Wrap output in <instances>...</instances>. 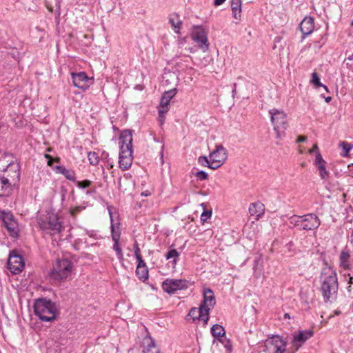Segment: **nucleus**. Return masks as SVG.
I'll return each instance as SVG.
<instances>
[{
  "instance_id": "nucleus-1",
  "label": "nucleus",
  "mask_w": 353,
  "mask_h": 353,
  "mask_svg": "<svg viewBox=\"0 0 353 353\" xmlns=\"http://www.w3.org/2000/svg\"><path fill=\"white\" fill-rule=\"evenodd\" d=\"M321 273V291L325 302H332L336 300L339 290L336 272L325 263Z\"/></svg>"
},
{
  "instance_id": "nucleus-2",
  "label": "nucleus",
  "mask_w": 353,
  "mask_h": 353,
  "mask_svg": "<svg viewBox=\"0 0 353 353\" xmlns=\"http://www.w3.org/2000/svg\"><path fill=\"white\" fill-rule=\"evenodd\" d=\"M119 167L122 170H128L132 163V134L130 130L122 131L119 136Z\"/></svg>"
},
{
  "instance_id": "nucleus-3",
  "label": "nucleus",
  "mask_w": 353,
  "mask_h": 353,
  "mask_svg": "<svg viewBox=\"0 0 353 353\" xmlns=\"http://www.w3.org/2000/svg\"><path fill=\"white\" fill-rule=\"evenodd\" d=\"M34 312L42 321H52L57 317L58 310L54 303L46 299H38L34 304Z\"/></svg>"
},
{
  "instance_id": "nucleus-4",
  "label": "nucleus",
  "mask_w": 353,
  "mask_h": 353,
  "mask_svg": "<svg viewBox=\"0 0 353 353\" xmlns=\"http://www.w3.org/2000/svg\"><path fill=\"white\" fill-rule=\"evenodd\" d=\"M37 223L41 230L50 235L59 234L63 228L57 215L54 213L39 215Z\"/></svg>"
},
{
  "instance_id": "nucleus-5",
  "label": "nucleus",
  "mask_w": 353,
  "mask_h": 353,
  "mask_svg": "<svg viewBox=\"0 0 353 353\" xmlns=\"http://www.w3.org/2000/svg\"><path fill=\"white\" fill-rule=\"evenodd\" d=\"M269 114L276 132V137L281 140L285 136V130L289 126L287 114L283 111L276 108L270 110Z\"/></svg>"
},
{
  "instance_id": "nucleus-6",
  "label": "nucleus",
  "mask_w": 353,
  "mask_h": 353,
  "mask_svg": "<svg viewBox=\"0 0 353 353\" xmlns=\"http://www.w3.org/2000/svg\"><path fill=\"white\" fill-rule=\"evenodd\" d=\"M74 270L72 262L68 259H58L53 265L50 276L54 280L65 281L69 277Z\"/></svg>"
},
{
  "instance_id": "nucleus-7",
  "label": "nucleus",
  "mask_w": 353,
  "mask_h": 353,
  "mask_svg": "<svg viewBox=\"0 0 353 353\" xmlns=\"http://www.w3.org/2000/svg\"><path fill=\"white\" fill-rule=\"evenodd\" d=\"M0 171L3 172L1 177L3 179L4 185L9 186L10 190H12V187L15 186L20 179V165L18 163L11 162L1 167Z\"/></svg>"
},
{
  "instance_id": "nucleus-8",
  "label": "nucleus",
  "mask_w": 353,
  "mask_h": 353,
  "mask_svg": "<svg viewBox=\"0 0 353 353\" xmlns=\"http://www.w3.org/2000/svg\"><path fill=\"white\" fill-rule=\"evenodd\" d=\"M287 342L280 336L275 335L265 341L264 352L266 353H285Z\"/></svg>"
},
{
  "instance_id": "nucleus-9",
  "label": "nucleus",
  "mask_w": 353,
  "mask_h": 353,
  "mask_svg": "<svg viewBox=\"0 0 353 353\" xmlns=\"http://www.w3.org/2000/svg\"><path fill=\"white\" fill-rule=\"evenodd\" d=\"M210 168L216 170L220 168L228 158L227 150L222 145H216V148L210 153Z\"/></svg>"
},
{
  "instance_id": "nucleus-10",
  "label": "nucleus",
  "mask_w": 353,
  "mask_h": 353,
  "mask_svg": "<svg viewBox=\"0 0 353 353\" xmlns=\"http://www.w3.org/2000/svg\"><path fill=\"white\" fill-rule=\"evenodd\" d=\"M188 288V281L183 279H167L162 283V288L164 292L172 294L179 290H183Z\"/></svg>"
},
{
  "instance_id": "nucleus-11",
  "label": "nucleus",
  "mask_w": 353,
  "mask_h": 353,
  "mask_svg": "<svg viewBox=\"0 0 353 353\" xmlns=\"http://www.w3.org/2000/svg\"><path fill=\"white\" fill-rule=\"evenodd\" d=\"M314 335L312 330H299L293 334L292 345L294 349L292 353H295L299 349Z\"/></svg>"
},
{
  "instance_id": "nucleus-12",
  "label": "nucleus",
  "mask_w": 353,
  "mask_h": 353,
  "mask_svg": "<svg viewBox=\"0 0 353 353\" xmlns=\"http://www.w3.org/2000/svg\"><path fill=\"white\" fill-rule=\"evenodd\" d=\"M192 38L203 52H206L209 49L207 33L203 28L194 26L192 33Z\"/></svg>"
},
{
  "instance_id": "nucleus-13",
  "label": "nucleus",
  "mask_w": 353,
  "mask_h": 353,
  "mask_svg": "<svg viewBox=\"0 0 353 353\" xmlns=\"http://www.w3.org/2000/svg\"><path fill=\"white\" fill-rule=\"evenodd\" d=\"M216 304L215 297L213 291L210 289L203 290V301L201 303V308L205 310V325L208 323L210 316V311Z\"/></svg>"
},
{
  "instance_id": "nucleus-14",
  "label": "nucleus",
  "mask_w": 353,
  "mask_h": 353,
  "mask_svg": "<svg viewBox=\"0 0 353 353\" xmlns=\"http://www.w3.org/2000/svg\"><path fill=\"white\" fill-rule=\"evenodd\" d=\"M321 225V220L319 218L313 213L303 215L302 226L299 230H316Z\"/></svg>"
},
{
  "instance_id": "nucleus-15",
  "label": "nucleus",
  "mask_w": 353,
  "mask_h": 353,
  "mask_svg": "<svg viewBox=\"0 0 353 353\" xmlns=\"http://www.w3.org/2000/svg\"><path fill=\"white\" fill-rule=\"evenodd\" d=\"M1 220L3 223L5 228L10 232L12 236H17L18 235V225L17 223L14 219L12 214L10 212H2L1 214Z\"/></svg>"
},
{
  "instance_id": "nucleus-16",
  "label": "nucleus",
  "mask_w": 353,
  "mask_h": 353,
  "mask_svg": "<svg viewBox=\"0 0 353 353\" xmlns=\"http://www.w3.org/2000/svg\"><path fill=\"white\" fill-rule=\"evenodd\" d=\"M72 79L73 85L83 90L88 89L90 84L92 83V80L83 72L72 73Z\"/></svg>"
},
{
  "instance_id": "nucleus-17",
  "label": "nucleus",
  "mask_w": 353,
  "mask_h": 353,
  "mask_svg": "<svg viewBox=\"0 0 353 353\" xmlns=\"http://www.w3.org/2000/svg\"><path fill=\"white\" fill-rule=\"evenodd\" d=\"M23 267L24 262L21 256L12 254H10L8 261V268L12 273L14 274L20 273Z\"/></svg>"
},
{
  "instance_id": "nucleus-18",
  "label": "nucleus",
  "mask_w": 353,
  "mask_h": 353,
  "mask_svg": "<svg viewBox=\"0 0 353 353\" xmlns=\"http://www.w3.org/2000/svg\"><path fill=\"white\" fill-rule=\"evenodd\" d=\"M300 30L305 36L310 34L314 30V19L311 17H305L300 23Z\"/></svg>"
},
{
  "instance_id": "nucleus-19",
  "label": "nucleus",
  "mask_w": 353,
  "mask_h": 353,
  "mask_svg": "<svg viewBox=\"0 0 353 353\" xmlns=\"http://www.w3.org/2000/svg\"><path fill=\"white\" fill-rule=\"evenodd\" d=\"M264 212V205L259 201L252 203L249 207V213L251 216H255L256 220L259 219V218L263 214Z\"/></svg>"
},
{
  "instance_id": "nucleus-20",
  "label": "nucleus",
  "mask_w": 353,
  "mask_h": 353,
  "mask_svg": "<svg viewBox=\"0 0 353 353\" xmlns=\"http://www.w3.org/2000/svg\"><path fill=\"white\" fill-rule=\"evenodd\" d=\"M188 316L194 321L196 319L201 320L205 323V310L201 308L200 305L199 308L192 307L188 313Z\"/></svg>"
},
{
  "instance_id": "nucleus-21",
  "label": "nucleus",
  "mask_w": 353,
  "mask_h": 353,
  "mask_svg": "<svg viewBox=\"0 0 353 353\" xmlns=\"http://www.w3.org/2000/svg\"><path fill=\"white\" fill-rule=\"evenodd\" d=\"M57 172L63 174L68 180L75 181V173L72 170L67 169L62 165H57L54 168Z\"/></svg>"
},
{
  "instance_id": "nucleus-22",
  "label": "nucleus",
  "mask_w": 353,
  "mask_h": 353,
  "mask_svg": "<svg viewBox=\"0 0 353 353\" xmlns=\"http://www.w3.org/2000/svg\"><path fill=\"white\" fill-rule=\"evenodd\" d=\"M169 22L171 24L174 31L178 34L180 33L182 26V21L179 19V15L177 13H173L170 16Z\"/></svg>"
},
{
  "instance_id": "nucleus-23",
  "label": "nucleus",
  "mask_w": 353,
  "mask_h": 353,
  "mask_svg": "<svg viewBox=\"0 0 353 353\" xmlns=\"http://www.w3.org/2000/svg\"><path fill=\"white\" fill-rule=\"evenodd\" d=\"M211 334L215 339L222 342L221 338L225 334V330L222 325L214 324L211 327Z\"/></svg>"
},
{
  "instance_id": "nucleus-24",
  "label": "nucleus",
  "mask_w": 353,
  "mask_h": 353,
  "mask_svg": "<svg viewBox=\"0 0 353 353\" xmlns=\"http://www.w3.org/2000/svg\"><path fill=\"white\" fill-rule=\"evenodd\" d=\"M144 344L146 345L143 350L144 353H160V350L155 345L154 341L150 337L145 339Z\"/></svg>"
},
{
  "instance_id": "nucleus-25",
  "label": "nucleus",
  "mask_w": 353,
  "mask_h": 353,
  "mask_svg": "<svg viewBox=\"0 0 353 353\" xmlns=\"http://www.w3.org/2000/svg\"><path fill=\"white\" fill-rule=\"evenodd\" d=\"M109 214L111 220V236L113 241H116L117 240H119L121 237V232L119 230V227L118 226L116 228V224L113 222L112 219V213L110 210H109ZM119 223H118V225Z\"/></svg>"
},
{
  "instance_id": "nucleus-26",
  "label": "nucleus",
  "mask_w": 353,
  "mask_h": 353,
  "mask_svg": "<svg viewBox=\"0 0 353 353\" xmlns=\"http://www.w3.org/2000/svg\"><path fill=\"white\" fill-rule=\"evenodd\" d=\"M350 254L347 250H343L339 256L340 266L344 269H349L350 268Z\"/></svg>"
},
{
  "instance_id": "nucleus-27",
  "label": "nucleus",
  "mask_w": 353,
  "mask_h": 353,
  "mask_svg": "<svg viewBox=\"0 0 353 353\" xmlns=\"http://www.w3.org/2000/svg\"><path fill=\"white\" fill-rule=\"evenodd\" d=\"M231 7L233 17L236 19H239L241 17V0H232Z\"/></svg>"
},
{
  "instance_id": "nucleus-28",
  "label": "nucleus",
  "mask_w": 353,
  "mask_h": 353,
  "mask_svg": "<svg viewBox=\"0 0 353 353\" xmlns=\"http://www.w3.org/2000/svg\"><path fill=\"white\" fill-rule=\"evenodd\" d=\"M289 227L290 228H294L295 227H299V229L302 226L303 222V216L298 215H292L289 217Z\"/></svg>"
},
{
  "instance_id": "nucleus-29",
  "label": "nucleus",
  "mask_w": 353,
  "mask_h": 353,
  "mask_svg": "<svg viewBox=\"0 0 353 353\" xmlns=\"http://www.w3.org/2000/svg\"><path fill=\"white\" fill-rule=\"evenodd\" d=\"M136 274L139 278V279H141L143 281H145L148 279V270L147 267H137L136 269Z\"/></svg>"
},
{
  "instance_id": "nucleus-30",
  "label": "nucleus",
  "mask_w": 353,
  "mask_h": 353,
  "mask_svg": "<svg viewBox=\"0 0 353 353\" xmlns=\"http://www.w3.org/2000/svg\"><path fill=\"white\" fill-rule=\"evenodd\" d=\"M179 256V253L176 249L170 250L165 254V258L167 260L173 259L174 265L176 264Z\"/></svg>"
},
{
  "instance_id": "nucleus-31",
  "label": "nucleus",
  "mask_w": 353,
  "mask_h": 353,
  "mask_svg": "<svg viewBox=\"0 0 353 353\" xmlns=\"http://www.w3.org/2000/svg\"><path fill=\"white\" fill-rule=\"evenodd\" d=\"M325 164L326 163H323V164L316 165L319 172L320 177L321 178V179H323V180L327 179L330 176V172L326 170Z\"/></svg>"
},
{
  "instance_id": "nucleus-32",
  "label": "nucleus",
  "mask_w": 353,
  "mask_h": 353,
  "mask_svg": "<svg viewBox=\"0 0 353 353\" xmlns=\"http://www.w3.org/2000/svg\"><path fill=\"white\" fill-rule=\"evenodd\" d=\"M170 101L161 97V102L159 106V112L161 113H167L169 110Z\"/></svg>"
},
{
  "instance_id": "nucleus-33",
  "label": "nucleus",
  "mask_w": 353,
  "mask_h": 353,
  "mask_svg": "<svg viewBox=\"0 0 353 353\" xmlns=\"http://www.w3.org/2000/svg\"><path fill=\"white\" fill-rule=\"evenodd\" d=\"M119 240H117L116 241H114L112 249L115 251L118 259L119 261H123L124 259L122 249L119 244Z\"/></svg>"
},
{
  "instance_id": "nucleus-34",
  "label": "nucleus",
  "mask_w": 353,
  "mask_h": 353,
  "mask_svg": "<svg viewBox=\"0 0 353 353\" xmlns=\"http://www.w3.org/2000/svg\"><path fill=\"white\" fill-rule=\"evenodd\" d=\"M89 162L92 165H96L99 162V157L95 152H89L88 153Z\"/></svg>"
},
{
  "instance_id": "nucleus-35",
  "label": "nucleus",
  "mask_w": 353,
  "mask_h": 353,
  "mask_svg": "<svg viewBox=\"0 0 353 353\" xmlns=\"http://www.w3.org/2000/svg\"><path fill=\"white\" fill-rule=\"evenodd\" d=\"M311 82L319 87H323L327 92H328V88L326 85L322 84L320 81V79L316 72H313L312 74V79Z\"/></svg>"
},
{
  "instance_id": "nucleus-36",
  "label": "nucleus",
  "mask_w": 353,
  "mask_h": 353,
  "mask_svg": "<svg viewBox=\"0 0 353 353\" xmlns=\"http://www.w3.org/2000/svg\"><path fill=\"white\" fill-rule=\"evenodd\" d=\"M177 93V89L176 88H172L168 91L164 92L162 97L170 101V100L176 95Z\"/></svg>"
},
{
  "instance_id": "nucleus-37",
  "label": "nucleus",
  "mask_w": 353,
  "mask_h": 353,
  "mask_svg": "<svg viewBox=\"0 0 353 353\" xmlns=\"http://www.w3.org/2000/svg\"><path fill=\"white\" fill-rule=\"evenodd\" d=\"M341 147L342 148L344 154H343V156L345 157L347 155L348 152L353 148V145L351 143H349L345 141H342L340 143Z\"/></svg>"
},
{
  "instance_id": "nucleus-38",
  "label": "nucleus",
  "mask_w": 353,
  "mask_h": 353,
  "mask_svg": "<svg viewBox=\"0 0 353 353\" xmlns=\"http://www.w3.org/2000/svg\"><path fill=\"white\" fill-rule=\"evenodd\" d=\"M199 163L203 166H207L210 168L211 159H209L206 157H200L199 158Z\"/></svg>"
},
{
  "instance_id": "nucleus-39",
  "label": "nucleus",
  "mask_w": 353,
  "mask_h": 353,
  "mask_svg": "<svg viewBox=\"0 0 353 353\" xmlns=\"http://www.w3.org/2000/svg\"><path fill=\"white\" fill-rule=\"evenodd\" d=\"M195 176L196 178L201 181L206 180L208 178V174L207 172L203 170L198 171L195 173Z\"/></svg>"
},
{
  "instance_id": "nucleus-40",
  "label": "nucleus",
  "mask_w": 353,
  "mask_h": 353,
  "mask_svg": "<svg viewBox=\"0 0 353 353\" xmlns=\"http://www.w3.org/2000/svg\"><path fill=\"white\" fill-rule=\"evenodd\" d=\"M323 163H326V162L323 159L321 153L319 151H317L316 152V158H315L314 165H321V164H323Z\"/></svg>"
},
{
  "instance_id": "nucleus-41",
  "label": "nucleus",
  "mask_w": 353,
  "mask_h": 353,
  "mask_svg": "<svg viewBox=\"0 0 353 353\" xmlns=\"http://www.w3.org/2000/svg\"><path fill=\"white\" fill-rule=\"evenodd\" d=\"M212 216V212L205 210L201 215V221L202 222H205L208 219H210Z\"/></svg>"
},
{
  "instance_id": "nucleus-42",
  "label": "nucleus",
  "mask_w": 353,
  "mask_h": 353,
  "mask_svg": "<svg viewBox=\"0 0 353 353\" xmlns=\"http://www.w3.org/2000/svg\"><path fill=\"white\" fill-rule=\"evenodd\" d=\"M91 181H89V180H84V181H78L77 182V185L79 188H88L91 185Z\"/></svg>"
},
{
  "instance_id": "nucleus-43",
  "label": "nucleus",
  "mask_w": 353,
  "mask_h": 353,
  "mask_svg": "<svg viewBox=\"0 0 353 353\" xmlns=\"http://www.w3.org/2000/svg\"><path fill=\"white\" fill-rule=\"evenodd\" d=\"M221 343L224 344V347L227 349L228 351L230 352L232 350V344L230 340H227L225 342L222 341Z\"/></svg>"
},
{
  "instance_id": "nucleus-44",
  "label": "nucleus",
  "mask_w": 353,
  "mask_h": 353,
  "mask_svg": "<svg viewBox=\"0 0 353 353\" xmlns=\"http://www.w3.org/2000/svg\"><path fill=\"white\" fill-rule=\"evenodd\" d=\"M44 157L48 159V166H52V163L54 162V160H53V158L51 155L48 154H44Z\"/></svg>"
},
{
  "instance_id": "nucleus-45",
  "label": "nucleus",
  "mask_w": 353,
  "mask_h": 353,
  "mask_svg": "<svg viewBox=\"0 0 353 353\" xmlns=\"http://www.w3.org/2000/svg\"><path fill=\"white\" fill-rule=\"evenodd\" d=\"M61 0H56V13L58 17L60 15Z\"/></svg>"
},
{
  "instance_id": "nucleus-46",
  "label": "nucleus",
  "mask_w": 353,
  "mask_h": 353,
  "mask_svg": "<svg viewBox=\"0 0 353 353\" xmlns=\"http://www.w3.org/2000/svg\"><path fill=\"white\" fill-rule=\"evenodd\" d=\"M137 261H138L137 267H139V268L147 267L145 261L142 259V256L137 258Z\"/></svg>"
},
{
  "instance_id": "nucleus-47",
  "label": "nucleus",
  "mask_w": 353,
  "mask_h": 353,
  "mask_svg": "<svg viewBox=\"0 0 353 353\" xmlns=\"http://www.w3.org/2000/svg\"><path fill=\"white\" fill-rule=\"evenodd\" d=\"M165 113H161L160 112H159V121L161 125H163L165 122Z\"/></svg>"
},
{
  "instance_id": "nucleus-48",
  "label": "nucleus",
  "mask_w": 353,
  "mask_h": 353,
  "mask_svg": "<svg viewBox=\"0 0 353 353\" xmlns=\"http://www.w3.org/2000/svg\"><path fill=\"white\" fill-rule=\"evenodd\" d=\"M134 254H135L136 259L141 256V253H140V249H139L137 243H136L134 245Z\"/></svg>"
},
{
  "instance_id": "nucleus-49",
  "label": "nucleus",
  "mask_w": 353,
  "mask_h": 353,
  "mask_svg": "<svg viewBox=\"0 0 353 353\" xmlns=\"http://www.w3.org/2000/svg\"><path fill=\"white\" fill-rule=\"evenodd\" d=\"M81 210V207H76L74 208H73L72 210H71V214L72 215H74L76 213L80 212Z\"/></svg>"
},
{
  "instance_id": "nucleus-50",
  "label": "nucleus",
  "mask_w": 353,
  "mask_h": 353,
  "mask_svg": "<svg viewBox=\"0 0 353 353\" xmlns=\"http://www.w3.org/2000/svg\"><path fill=\"white\" fill-rule=\"evenodd\" d=\"M307 140V137H305V136H299L298 138H297V140H296V142L298 143H300V142H304Z\"/></svg>"
},
{
  "instance_id": "nucleus-51",
  "label": "nucleus",
  "mask_w": 353,
  "mask_h": 353,
  "mask_svg": "<svg viewBox=\"0 0 353 353\" xmlns=\"http://www.w3.org/2000/svg\"><path fill=\"white\" fill-rule=\"evenodd\" d=\"M225 1V0H214V4L216 6H221V4H223Z\"/></svg>"
},
{
  "instance_id": "nucleus-52",
  "label": "nucleus",
  "mask_w": 353,
  "mask_h": 353,
  "mask_svg": "<svg viewBox=\"0 0 353 353\" xmlns=\"http://www.w3.org/2000/svg\"><path fill=\"white\" fill-rule=\"evenodd\" d=\"M314 151L317 152L318 150V145L316 144H314L313 148L309 150V152L310 154L313 153Z\"/></svg>"
},
{
  "instance_id": "nucleus-53",
  "label": "nucleus",
  "mask_w": 353,
  "mask_h": 353,
  "mask_svg": "<svg viewBox=\"0 0 353 353\" xmlns=\"http://www.w3.org/2000/svg\"><path fill=\"white\" fill-rule=\"evenodd\" d=\"M151 195V192L150 190H145L141 193V196H148Z\"/></svg>"
},
{
  "instance_id": "nucleus-54",
  "label": "nucleus",
  "mask_w": 353,
  "mask_h": 353,
  "mask_svg": "<svg viewBox=\"0 0 353 353\" xmlns=\"http://www.w3.org/2000/svg\"><path fill=\"white\" fill-rule=\"evenodd\" d=\"M46 6L49 12H52L53 11V8L51 6L48 5L47 3H46Z\"/></svg>"
},
{
  "instance_id": "nucleus-55",
  "label": "nucleus",
  "mask_w": 353,
  "mask_h": 353,
  "mask_svg": "<svg viewBox=\"0 0 353 353\" xmlns=\"http://www.w3.org/2000/svg\"><path fill=\"white\" fill-rule=\"evenodd\" d=\"M163 148H164V145L162 146V150L161 152V159L162 163H163Z\"/></svg>"
},
{
  "instance_id": "nucleus-56",
  "label": "nucleus",
  "mask_w": 353,
  "mask_h": 353,
  "mask_svg": "<svg viewBox=\"0 0 353 353\" xmlns=\"http://www.w3.org/2000/svg\"><path fill=\"white\" fill-rule=\"evenodd\" d=\"M348 276H349L348 283L350 284H352L353 283V277L351 276L350 274H348Z\"/></svg>"
},
{
  "instance_id": "nucleus-57",
  "label": "nucleus",
  "mask_w": 353,
  "mask_h": 353,
  "mask_svg": "<svg viewBox=\"0 0 353 353\" xmlns=\"http://www.w3.org/2000/svg\"><path fill=\"white\" fill-rule=\"evenodd\" d=\"M284 319H290V314L288 313H285L284 314Z\"/></svg>"
},
{
  "instance_id": "nucleus-58",
  "label": "nucleus",
  "mask_w": 353,
  "mask_h": 353,
  "mask_svg": "<svg viewBox=\"0 0 353 353\" xmlns=\"http://www.w3.org/2000/svg\"><path fill=\"white\" fill-rule=\"evenodd\" d=\"M341 313V311L339 310H336L334 311V314L335 315H339Z\"/></svg>"
},
{
  "instance_id": "nucleus-59",
  "label": "nucleus",
  "mask_w": 353,
  "mask_h": 353,
  "mask_svg": "<svg viewBox=\"0 0 353 353\" xmlns=\"http://www.w3.org/2000/svg\"><path fill=\"white\" fill-rule=\"evenodd\" d=\"M54 161L57 163H59L61 161V159L59 157H56L55 159H53Z\"/></svg>"
},
{
  "instance_id": "nucleus-60",
  "label": "nucleus",
  "mask_w": 353,
  "mask_h": 353,
  "mask_svg": "<svg viewBox=\"0 0 353 353\" xmlns=\"http://www.w3.org/2000/svg\"><path fill=\"white\" fill-rule=\"evenodd\" d=\"M331 99H332L331 97H327L325 98V101L327 103H329L331 101Z\"/></svg>"
},
{
  "instance_id": "nucleus-61",
  "label": "nucleus",
  "mask_w": 353,
  "mask_h": 353,
  "mask_svg": "<svg viewBox=\"0 0 353 353\" xmlns=\"http://www.w3.org/2000/svg\"><path fill=\"white\" fill-rule=\"evenodd\" d=\"M350 288H351V286H350V285H349V286H348V288H347V290H348L349 292L350 291Z\"/></svg>"
},
{
  "instance_id": "nucleus-62",
  "label": "nucleus",
  "mask_w": 353,
  "mask_h": 353,
  "mask_svg": "<svg viewBox=\"0 0 353 353\" xmlns=\"http://www.w3.org/2000/svg\"><path fill=\"white\" fill-rule=\"evenodd\" d=\"M48 151H49V152L51 151V148H48Z\"/></svg>"
},
{
  "instance_id": "nucleus-63",
  "label": "nucleus",
  "mask_w": 353,
  "mask_h": 353,
  "mask_svg": "<svg viewBox=\"0 0 353 353\" xmlns=\"http://www.w3.org/2000/svg\"><path fill=\"white\" fill-rule=\"evenodd\" d=\"M352 25L353 26V20H352Z\"/></svg>"
}]
</instances>
